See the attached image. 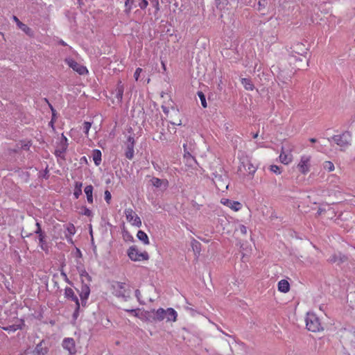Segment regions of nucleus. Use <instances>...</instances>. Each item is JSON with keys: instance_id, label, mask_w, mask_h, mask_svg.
I'll list each match as a JSON object with an SVG mask.
<instances>
[{"instance_id": "obj_59", "label": "nucleus", "mask_w": 355, "mask_h": 355, "mask_svg": "<svg viewBox=\"0 0 355 355\" xmlns=\"http://www.w3.org/2000/svg\"><path fill=\"white\" fill-rule=\"evenodd\" d=\"M241 248H242V249H243V250H246V252H248V251L247 250V249H245V248H244V245H243V244H242V245H241Z\"/></svg>"}, {"instance_id": "obj_58", "label": "nucleus", "mask_w": 355, "mask_h": 355, "mask_svg": "<svg viewBox=\"0 0 355 355\" xmlns=\"http://www.w3.org/2000/svg\"><path fill=\"white\" fill-rule=\"evenodd\" d=\"M230 354H227V355H234V352H233V349H232L231 347H230Z\"/></svg>"}, {"instance_id": "obj_9", "label": "nucleus", "mask_w": 355, "mask_h": 355, "mask_svg": "<svg viewBox=\"0 0 355 355\" xmlns=\"http://www.w3.org/2000/svg\"><path fill=\"white\" fill-rule=\"evenodd\" d=\"M220 203L229 207L230 209L234 211H238L241 210L243 207V205L240 202L224 198H221Z\"/></svg>"}, {"instance_id": "obj_13", "label": "nucleus", "mask_w": 355, "mask_h": 355, "mask_svg": "<svg viewBox=\"0 0 355 355\" xmlns=\"http://www.w3.org/2000/svg\"><path fill=\"white\" fill-rule=\"evenodd\" d=\"M348 258L346 255L343 254L340 252L334 253L328 259V261L331 263H336L339 266L341 263L346 262Z\"/></svg>"}, {"instance_id": "obj_44", "label": "nucleus", "mask_w": 355, "mask_h": 355, "mask_svg": "<svg viewBox=\"0 0 355 355\" xmlns=\"http://www.w3.org/2000/svg\"><path fill=\"white\" fill-rule=\"evenodd\" d=\"M67 231L70 234H73L75 233V227L73 223H70V225L67 227Z\"/></svg>"}, {"instance_id": "obj_40", "label": "nucleus", "mask_w": 355, "mask_h": 355, "mask_svg": "<svg viewBox=\"0 0 355 355\" xmlns=\"http://www.w3.org/2000/svg\"><path fill=\"white\" fill-rule=\"evenodd\" d=\"M81 214L87 216H92V211L87 207H83L81 209Z\"/></svg>"}, {"instance_id": "obj_25", "label": "nucleus", "mask_w": 355, "mask_h": 355, "mask_svg": "<svg viewBox=\"0 0 355 355\" xmlns=\"http://www.w3.org/2000/svg\"><path fill=\"white\" fill-rule=\"evenodd\" d=\"M82 186L83 184L80 182H76L75 183V189L73 192V196L76 199H78L80 196L82 194Z\"/></svg>"}, {"instance_id": "obj_55", "label": "nucleus", "mask_w": 355, "mask_h": 355, "mask_svg": "<svg viewBox=\"0 0 355 355\" xmlns=\"http://www.w3.org/2000/svg\"><path fill=\"white\" fill-rule=\"evenodd\" d=\"M309 141H310L311 143H315V142H316V141H317V140H316V139H315V138H311V139H309Z\"/></svg>"}, {"instance_id": "obj_53", "label": "nucleus", "mask_w": 355, "mask_h": 355, "mask_svg": "<svg viewBox=\"0 0 355 355\" xmlns=\"http://www.w3.org/2000/svg\"><path fill=\"white\" fill-rule=\"evenodd\" d=\"M155 183H156L155 184H156L157 186H158V185L159 184V183H160V180H159V179H158V178H156V179H155Z\"/></svg>"}, {"instance_id": "obj_32", "label": "nucleus", "mask_w": 355, "mask_h": 355, "mask_svg": "<svg viewBox=\"0 0 355 355\" xmlns=\"http://www.w3.org/2000/svg\"><path fill=\"white\" fill-rule=\"evenodd\" d=\"M18 26L23 31H24L26 34H30V32H31V28L29 27H28L26 24H23L22 22L21 21H19V24H18Z\"/></svg>"}, {"instance_id": "obj_4", "label": "nucleus", "mask_w": 355, "mask_h": 355, "mask_svg": "<svg viewBox=\"0 0 355 355\" xmlns=\"http://www.w3.org/2000/svg\"><path fill=\"white\" fill-rule=\"evenodd\" d=\"M128 255L129 258L134 261L148 260L149 259L148 254L146 252H139L136 245L130 247L128 250Z\"/></svg>"}, {"instance_id": "obj_39", "label": "nucleus", "mask_w": 355, "mask_h": 355, "mask_svg": "<svg viewBox=\"0 0 355 355\" xmlns=\"http://www.w3.org/2000/svg\"><path fill=\"white\" fill-rule=\"evenodd\" d=\"M111 199H112L111 193L108 190H106L105 191V200L106 201V202L108 205L110 204Z\"/></svg>"}, {"instance_id": "obj_22", "label": "nucleus", "mask_w": 355, "mask_h": 355, "mask_svg": "<svg viewBox=\"0 0 355 355\" xmlns=\"http://www.w3.org/2000/svg\"><path fill=\"white\" fill-rule=\"evenodd\" d=\"M123 92H124L123 85L122 84L121 81H119V83H117L116 89H115L116 98L119 101L122 100L123 96Z\"/></svg>"}, {"instance_id": "obj_30", "label": "nucleus", "mask_w": 355, "mask_h": 355, "mask_svg": "<svg viewBox=\"0 0 355 355\" xmlns=\"http://www.w3.org/2000/svg\"><path fill=\"white\" fill-rule=\"evenodd\" d=\"M133 0H126L125 2V12L126 14H130V12H131V10L132 8V4H133Z\"/></svg>"}, {"instance_id": "obj_19", "label": "nucleus", "mask_w": 355, "mask_h": 355, "mask_svg": "<svg viewBox=\"0 0 355 355\" xmlns=\"http://www.w3.org/2000/svg\"><path fill=\"white\" fill-rule=\"evenodd\" d=\"M178 313L173 308H168L166 310V318L167 321L175 322L177 320Z\"/></svg>"}, {"instance_id": "obj_10", "label": "nucleus", "mask_w": 355, "mask_h": 355, "mask_svg": "<svg viewBox=\"0 0 355 355\" xmlns=\"http://www.w3.org/2000/svg\"><path fill=\"white\" fill-rule=\"evenodd\" d=\"M35 225L37 227L35 232L36 234H39V241L41 248L44 251H48V245L45 240L46 234L42 230L40 227V223H35Z\"/></svg>"}, {"instance_id": "obj_29", "label": "nucleus", "mask_w": 355, "mask_h": 355, "mask_svg": "<svg viewBox=\"0 0 355 355\" xmlns=\"http://www.w3.org/2000/svg\"><path fill=\"white\" fill-rule=\"evenodd\" d=\"M137 237L140 241H143L144 244L149 243L148 237L144 232L139 230L137 232Z\"/></svg>"}, {"instance_id": "obj_28", "label": "nucleus", "mask_w": 355, "mask_h": 355, "mask_svg": "<svg viewBox=\"0 0 355 355\" xmlns=\"http://www.w3.org/2000/svg\"><path fill=\"white\" fill-rule=\"evenodd\" d=\"M322 167L325 171H327L328 172L334 171L335 169L334 164L331 161H325L322 164Z\"/></svg>"}, {"instance_id": "obj_51", "label": "nucleus", "mask_w": 355, "mask_h": 355, "mask_svg": "<svg viewBox=\"0 0 355 355\" xmlns=\"http://www.w3.org/2000/svg\"><path fill=\"white\" fill-rule=\"evenodd\" d=\"M30 146H31L30 142H28L27 144H24V145L22 146V148H23L24 149H28V148H29V147H30Z\"/></svg>"}, {"instance_id": "obj_31", "label": "nucleus", "mask_w": 355, "mask_h": 355, "mask_svg": "<svg viewBox=\"0 0 355 355\" xmlns=\"http://www.w3.org/2000/svg\"><path fill=\"white\" fill-rule=\"evenodd\" d=\"M198 95L200 99L202 106L205 108L207 107L205 94L202 92H198Z\"/></svg>"}, {"instance_id": "obj_3", "label": "nucleus", "mask_w": 355, "mask_h": 355, "mask_svg": "<svg viewBox=\"0 0 355 355\" xmlns=\"http://www.w3.org/2000/svg\"><path fill=\"white\" fill-rule=\"evenodd\" d=\"M306 326L309 331L313 332L320 331L322 329L319 318L313 313H307Z\"/></svg>"}, {"instance_id": "obj_36", "label": "nucleus", "mask_w": 355, "mask_h": 355, "mask_svg": "<svg viewBox=\"0 0 355 355\" xmlns=\"http://www.w3.org/2000/svg\"><path fill=\"white\" fill-rule=\"evenodd\" d=\"M91 126H92V123L89 122L85 121L83 123V129H84V132L85 133V135H88L89 129L91 128Z\"/></svg>"}, {"instance_id": "obj_52", "label": "nucleus", "mask_w": 355, "mask_h": 355, "mask_svg": "<svg viewBox=\"0 0 355 355\" xmlns=\"http://www.w3.org/2000/svg\"><path fill=\"white\" fill-rule=\"evenodd\" d=\"M162 67L164 71L166 70V64L164 62H162Z\"/></svg>"}, {"instance_id": "obj_49", "label": "nucleus", "mask_w": 355, "mask_h": 355, "mask_svg": "<svg viewBox=\"0 0 355 355\" xmlns=\"http://www.w3.org/2000/svg\"><path fill=\"white\" fill-rule=\"evenodd\" d=\"M171 123L172 125H182L181 120H179L178 122L171 121Z\"/></svg>"}, {"instance_id": "obj_43", "label": "nucleus", "mask_w": 355, "mask_h": 355, "mask_svg": "<svg viewBox=\"0 0 355 355\" xmlns=\"http://www.w3.org/2000/svg\"><path fill=\"white\" fill-rule=\"evenodd\" d=\"M237 231H239L242 234H246L247 233V228L243 225H241L239 226V230H236Z\"/></svg>"}, {"instance_id": "obj_14", "label": "nucleus", "mask_w": 355, "mask_h": 355, "mask_svg": "<svg viewBox=\"0 0 355 355\" xmlns=\"http://www.w3.org/2000/svg\"><path fill=\"white\" fill-rule=\"evenodd\" d=\"M90 293L89 286L87 284L82 283L81 290L80 291V297L81 300V303L83 306H85L86 304V300H87Z\"/></svg>"}, {"instance_id": "obj_11", "label": "nucleus", "mask_w": 355, "mask_h": 355, "mask_svg": "<svg viewBox=\"0 0 355 355\" xmlns=\"http://www.w3.org/2000/svg\"><path fill=\"white\" fill-rule=\"evenodd\" d=\"M62 347L69 352V355H75L76 353L75 341L73 338H66L62 341Z\"/></svg>"}, {"instance_id": "obj_41", "label": "nucleus", "mask_w": 355, "mask_h": 355, "mask_svg": "<svg viewBox=\"0 0 355 355\" xmlns=\"http://www.w3.org/2000/svg\"><path fill=\"white\" fill-rule=\"evenodd\" d=\"M142 71V69L141 68H137L134 73V77H135V79L136 80H139V76H140V73H141Z\"/></svg>"}, {"instance_id": "obj_24", "label": "nucleus", "mask_w": 355, "mask_h": 355, "mask_svg": "<svg viewBox=\"0 0 355 355\" xmlns=\"http://www.w3.org/2000/svg\"><path fill=\"white\" fill-rule=\"evenodd\" d=\"M241 82L246 90L252 91L254 89V86L250 78H241Z\"/></svg>"}, {"instance_id": "obj_64", "label": "nucleus", "mask_w": 355, "mask_h": 355, "mask_svg": "<svg viewBox=\"0 0 355 355\" xmlns=\"http://www.w3.org/2000/svg\"><path fill=\"white\" fill-rule=\"evenodd\" d=\"M182 330H184V331H187V328H185V327H183V328H182Z\"/></svg>"}, {"instance_id": "obj_61", "label": "nucleus", "mask_w": 355, "mask_h": 355, "mask_svg": "<svg viewBox=\"0 0 355 355\" xmlns=\"http://www.w3.org/2000/svg\"><path fill=\"white\" fill-rule=\"evenodd\" d=\"M253 137H254V139L257 138V137H258V133L254 134V135H253Z\"/></svg>"}, {"instance_id": "obj_37", "label": "nucleus", "mask_w": 355, "mask_h": 355, "mask_svg": "<svg viewBox=\"0 0 355 355\" xmlns=\"http://www.w3.org/2000/svg\"><path fill=\"white\" fill-rule=\"evenodd\" d=\"M270 171L276 174L282 173V171H281L280 168L277 165H271Z\"/></svg>"}, {"instance_id": "obj_1", "label": "nucleus", "mask_w": 355, "mask_h": 355, "mask_svg": "<svg viewBox=\"0 0 355 355\" xmlns=\"http://www.w3.org/2000/svg\"><path fill=\"white\" fill-rule=\"evenodd\" d=\"M112 293L117 297H121L124 301L130 298V290L127 288L125 283L114 282L112 284Z\"/></svg>"}, {"instance_id": "obj_27", "label": "nucleus", "mask_w": 355, "mask_h": 355, "mask_svg": "<svg viewBox=\"0 0 355 355\" xmlns=\"http://www.w3.org/2000/svg\"><path fill=\"white\" fill-rule=\"evenodd\" d=\"M24 321L21 320L20 322V324H12V325H9L6 327H4L3 329L6 330V331H17V329H22V326L24 325Z\"/></svg>"}, {"instance_id": "obj_46", "label": "nucleus", "mask_w": 355, "mask_h": 355, "mask_svg": "<svg viewBox=\"0 0 355 355\" xmlns=\"http://www.w3.org/2000/svg\"><path fill=\"white\" fill-rule=\"evenodd\" d=\"M135 296L137 298L138 301H140L141 293L139 289H137L135 291Z\"/></svg>"}, {"instance_id": "obj_8", "label": "nucleus", "mask_w": 355, "mask_h": 355, "mask_svg": "<svg viewBox=\"0 0 355 355\" xmlns=\"http://www.w3.org/2000/svg\"><path fill=\"white\" fill-rule=\"evenodd\" d=\"M68 146L69 144L67 138L64 135V134H62L61 139L55 148V155L57 157H63L68 148Z\"/></svg>"}, {"instance_id": "obj_26", "label": "nucleus", "mask_w": 355, "mask_h": 355, "mask_svg": "<svg viewBox=\"0 0 355 355\" xmlns=\"http://www.w3.org/2000/svg\"><path fill=\"white\" fill-rule=\"evenodd\" d=\"M93 160L96 166L101 162V152L99 150H94L93 154Z\"/></svg>"}, {"instance_id": "obj_18", "label": "nucleus", "mask_w": 355, "mask_h": 355, "mask_svg": "<svg viewBox=\"0 0 355 355\" xmlns=\"http://www.w3.org/2000/svg\"><path fill=\"white\" fill-rule=\"evenodd\" d=\"M241 164L249 175H254L257 171V167L248 159L242 162Z\"/></svg>"}, {"instance_id": "obj_16", "label": "nucleus", "mask_w": 355, "mask_h": 355, "mask_svg": "<svg viewBox=\"0 0 355 355\" xmlns=\"http://www.w3.org/2000/svg\"><path fill=\"white\" fill-rule=\"evenodd\" d=\"M126 220L128 222H141L140 218L137 216L135 211L132 209H126L125 210Z\"/></svg>"}, {"instance_id": "obj_20", "label": "nucleus", "mask_w": 355, "mask_h": 355, "mask_svg": "<svg viewBox=\"0 0 355 355\" xmlns=\"http://www.w3.org/2000/svg\"><path fill=\"white\" fill-rule=\"evenodd\" d=\"M278 290L282 293H288L290 290V284L286 279H282L278 283Z\"/></svg>"}, {"instance_id": "obj_50", "label": "nucleus", "mask_w": 355, "mask_h": 355, "mask_svg": "<svg viewBox=\"0 0 355 355\" xmlns=\"http://www.w3.org/2000/svg\"><path fill=\"white\" fill-rule=\"evenodd\" d=\"M159 139L161 141H166L167 139L164 137L163 133H161V135L159 136Z\"/></svg>"}, {"instance_id": "obj_60", "label": "nucleus", "mask_w": 355, "mask_h": 355, "mask_svg": "<svg viewBox=\"0 0 355 355\" xmlns=\"http://www.w3.org/2000/svg\"><path fill=\"white\" fill-rule=\"evenodd\" d=\"M49 125L53 128V122L51 121L50 123H49Z\"/></svg>"}, {"instance_id": "obj_23", "label": "nucleus", "mask_w": 355, "mask_h": 355, "mask_svg": "<svg viewBox=\"0 0 355 355\" xmlns=\"http://www.w3.org/2000/svg\"><path fill=\"white\" fill-rule=\"evenodd\" d=\"M153 312H155L153 320L162 321L166 318V310L164 309L159 308L156 311H153Z\"/></svg>"}, {"instance_id": "obj_33", "label": "nucleus", "mask_w": 355, "mask_h": 355, "mask_svg": "<svg viewBox=\"0 0 355 355\" xmlns=\"http://www.w3.org/2000/svg\"><path fill=\"white\" fill-rule=\"evenodd\" d=\"M325 213H327L328 214L333 215V214H334V211L331 207H328L327 211L324 209H319V210H318L319 215H322Z\"/></svg>"}, {"instance_id": "obj_62", "label": "nucleus", "mask_w": 355, "mask_h": 355, "mask_svg": "<svg viewBox=\"0 0 355 355\" xmlns=\"http://www.w3.org/2000/svg\"><path fill=\"white\" fill-rule=\"evenodd\" d=\"M60 44H61L62 45H63V46H66V43H65L64 42H63V41H61V42H60Z\"/></svg>"}, {"instance_id": "obj_21", "label": "nucleus", "mask_w": 355, "mask_h": 355, "mask_svg": "<svg viewBox=\"0 0 355 355\" xmlns=\"http://www.w3.org/2000/svg\"><path fill=\"white\" fill-rule=\"evenodd\" d=\"M93 186L92 185H87L85 187L84 191L87 196V200L88 203L93 204L94 199H93Z\"/></svg>"}, {"instance_id": "obj_7", "label": "nucleus", "mask_w": 355, "mask_h": 355, "mask_svg": "<svg viewBox=\"0 0 355 355\" xmlns=\"http://www.w3.org/2000/svg\"><path fill=\"white\" fill-rule=\"evenodd\" d=\"M333 139L338 146L345 148L350 145L352 141V135L349 132H345L342 135H335L333 137Z\"/></svg>"}, {"instance_id": "obj_17", "label": "nucleus", "mask_w": 355, "mask_h": 355, "mask_svg": "<svg viewBox=\"0 0 355 355\" xmlns=\"http://www.w3.org/2000/svg\"><path fill=\"white\" fill-rule=\"evenodd\" d=\"M48 348L46 346H44V341H41L39 344H37L33 351V355H45L48 353Z\"/></svg>"}, {"instance_id": "obj_42", "label": "nucleus", "mask_w": 355, "mask_h": 355, "mask_svg": "<svg viewBox=\"0 0 355 355\" xmlns=\"http://www.w3.org/2000/svg\"><path fill=\"white\" fill-rule=\"evenodd\" d=\"M148 3L147 0H141V2L139 3V6L141 9H146L148 6Z\"/></svg>"}, {"instance_id": "obj_6", "label": "nucleus", "mask_w": 355, "mask_h": 355, "mask_svg": "<svg viewBox=\"0 0 355 355\" xmlns=\"http://www.w3.org/2000/svg\"><path fill=\"white\" fill-rule=\"evenodd\" d=\"M64 62L70 68L77 72L79 75H86L89 72L86 67L78 63L71 58H67L64 60Z\"/></svg>"}, {"instance_id": "obj_57", "label": "nucleus", "mask_w": 355, "mask_h": 355, "mask_svg": "<svg viewBox=\"0 0 355 355\" xmlns=\"http://www.w3.org/2000/svg\"><path fill=\"white\" fill-rule=\"evenodd\" d=\"M61 275H63L65 277L66 280L68 282V278L67 277V275L63 272H61Z\"/></svg>"}, {"instance_id": "obj_34", "label": "nucleus", "mask_w": 355, "mask_h": 355, "mask_svg": "<svg viewBox=\"0 0 355 355\" xmlns=\"http://www.w3.org/2000/svg\"><path fill=\"white\" fill-rule=\"evenodd\" d=\"M80 277L82 278V283H84V278H85L88 282L92 281L91 276L85 270L80 273Z\"/></svg>"}, {"instance_id": "obj_47", "label": "nucleus", "mask_w": 355, "mask_h": 355, "mask_svg": "<svg viewBox=\"0 0 355 355\" xmlns=\"http://www.w3.org/2000/svg\"><path fill=\"white\" fill-rule=\"evenodd\" d=\"M155 7L157 10H159V0H155Z\"/></svg>"}, {"instance_id": "obj_54", "label": "nucleus", "mask_w": 355, "mask_h": 355, "mask_svg": "<svg viewBox=\"0 0 355 355\" xmlns=\"http://www.w3.org/2000/svg\"><path fill=\"white\" fill-rule=\"evenodd\" d=\"M13 19L17 22V24H19V21H20L19 19L15 16L13 17Z\"/></svg>"}, {"instance_id": "obj_45", "label": "nucleus", "mask_w": 355, "mask_h": 355, "mask_svg": "<svg viewBox=\"0 0 355 355\" xmlns=\"http://www.w3.org/2000/svg\"><path fill=\"white\" fill-rule=\"evenodd\" d=\"M125 311L134 313L135 316H138V313L137 312V309H124Z\"/></svg>"}, {"instance_id": "obj_38", "label": "nucleus", "mask_w": 355, "mask_h": 355, "mask_svg": "<svg viewBox=\"0 0 355 355\" xmlns=\"http://www.w3.org/2000/svg\"><path fill=\"white\" fill-rule=\"evenodd\" d=\"M329 179H331V180L330 181V183H334V184H337L339 182V180H340V178L338 176H337L335 174H333V175H331L329 176Z\"/></svg>"}, {"instance_id": "obj_15", "label": "nucleus", "mask_w": 355, "mask_h": 355, "mask_svg": "<svg viewBox=\"0 0 355 355\" xmlns=\"http://www.w3.org/2000/svg\"><path fill=\"white\" fill-rule=\"evenodd\" d=\"M64 296L68 299H71L72 301L76 302L77 305V309H80V302L78 297L75 295L72 288L67 287L64 290Z\"/></svg>"}, {"instance_id": "obj_56", "label": "nucleus", "mask_w": 355, "mask_h": 355, "mask_svg": "<svg viewBox=\"0 0 355 355\" xmlns=\"http://www.w3.org/2000/svg\"><path fill=\"white\" fill-rule=\"evenodd\" d=\"M89 233H90L91 236L92 237L93 236H92V230L91 224L89 225Z\"/></svg>"}, {"instance_id": "obj_12", "label": "nucleus", "mask_w": 355, "mask_h": 355, "mask_svg": "<svg viewBox=\"0 0 355 355\" xmlns=\"http://www.w3.org/2000/svg\"><path fill=\"white\" fill-rule=\"evenodd\" d=\"M135 139L133 137L129 136L126 142L125 157L128 159H132L134 157Z\"/></svg>"}, {"instance_id": "obj_5", "label": "nucleus", "mask_w": 355, "mask_h": 355, "mask_svg": "<svg viewBox=\"0 0 355 355\" xmlns=\"http://www.w3.org/2000/svg\"><path fill=\"white\" fill-rule=\"evenodd\" d=\"M293 148L294 146L293 145H288L287 148H282V150L279 156L281 163L285 165H288L293 162V156L292 152Z\"/></svg>"}, {"instance_id": "obj_2", "label": "nucleus", "mask_w": 355, "mask_h": 355, "mask_svg": "<svg viewBox=\"0 0 355 355\" xmlns=\"http://www.w3.org/2000/svg\"><path fill=\"white\" fill-rule=\"evenodd\" d=\"M312 157L309 155H302L297 164V168L302 175L308 174L311 169Z\"/></svg>"}, {"instance_id": "obj_48", "label": "nucleus", "mask_w": 355, "mask_h": 355, "mask_svg": "<svg viewBox=\"0 0 355 355\" xmlns=\"http://www.w3.org/2000/svg\"><path fill=\"white\" fill-rule=\"evenodd\" d=\"M78 311H79V309H77V305H76V309H75L74 313L73 314V316L74 318H77V316L78 315Z\"/></svg>"}, {"instance_id": "obj_63", "label": "nucleus", "mask_w": 355, "mask_h": 355, "mask_svg": "<svg viewBox=\"0 0 355 355\" xmlns=\"http://www.w3.org/2000/svg\"><path fill=\"white\" fill-rule=\"evenodd\" d=\"M134 225H136L137 226L139 227V225H141V223H133Z\"/></svg>"}, {"instance_id": "obj_35", "label": "nucleus", "mask_w": 355, "mask_h": 355, "mask_svg": "<svg viewBox=\"0 0 355 355\" xmlns=\"http://www.w3.org/2000/svg\"><path fill=\"white\" fill-rule=\"evenodd\" d=\"M192 248H193V251L196 252V253H200V243H198V241H194L192 243Z\"/></svg>"}]
</instances>
